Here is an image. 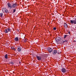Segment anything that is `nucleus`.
<instances>
[{
    "mask_svg": "<svg viewBox=\"0 0 76 76\" xmlns=\"http://www.w3.org/2000/svg\"><path fill=\"white\" fill-rule=\"evenodd\" d=\"M7 5L8 8H9L10 9H11L12 8V5L11 4H10V3H8L7 4Z\"/></svg>",
    "mask_w": 76,
    "mask_h": 76,
    "instance_id": "obj_1",
    "label": "nucleus"
},
{
    "mask_svg": "<svg viewBox=\"0 0 76 76\" xmlns=\"http://www.w3.org/2000/svg\"><path fill=\"white\" fill-rule=\"evenodd\" d=\"M70 22L72 24H76V18L74 20H70Z\"/></svg>",
    "mask_w": 76,
    "mask_h": 76,
    "instance_id": "obj_2",
    "label": "nucleus"
},
{
    "mask_svg": "<svg viewBox=\"0 0 76 76\" xmlns=\"http://www.w3.org/2000/svg\"><path fill=\"white\" fill-rule=\"evenodd\" d=\"M2 11L4 13H7L8 12V10L6 8H3L2 9Z\"/></svg>",
    "mask_w": 76,
    "mask_h": 76,
    "instance_id": "obj_3",
    "label": "nucleus"
},
{
    "mask_svg": "<svg viewBox=\"0 0 76 76\" xmlns=\"http://www.w3.org/2000/svg\"><path fill=\"white\" fill-rule=\"evenodd\" d=\"M48 50L50 53H51V52L53 51V49L50 47L48 48Z\"/></svg>",
    "mask_w": 76,
    "mask_h": 76,
    "instance_id": "obj_4",
    "label": "nucleus"
},
{
    "mask_svg": "<svg viewBox=\"0 0 76 76\" xmlns=\"http://www.w3.org/2000/svg\"><path fill=\"white\" fill-rule=\"evenodd\" d=\"M12 6L13 8H14L15 7H16L17 6V3H15V4H13Z\"/></svg>",
    "mask_w": 76,
    "mask_h": 76,
    "instance_id": "obj_5",
    "label": "nucleus"
},
{
    "mask_svg": "<svg viewBox=\"0 0 76 76\" xmlns=\"http://www.w3.org/2000/svg\"><path fill=\"white\" fill-rule=\"evenodd\" d=\"M61 71L63 73H66V70L65 68L62 69Z\"/></svg>",
    "mask_w": 76,
    "mask_h": 76,
    "instance_id": "obj_6",
    "label": "nucleus"
},
{
    "mask_svg": "<svg viewBox=\"0 0 76 76\" xmlns=\"http://www.w3.org/2000/svg\"><path fill=\"white\" fill-rule=\"evenodd\" d=\"M36 57L38 60H41V57L40 56H36Z\"/></svg>",
    "mask_w": 76,
    "mask_h": 76,
    "instance_id": "obj_7",
    "label": "nucleus"
},
{
    "mask_svg": "<svg viewBox=\"0 0 76 76\" xmlns=\"http://www.w3.org/2000/svg\"><path fill=\"white\" fill-rule=\"evenodd\" d=\"M22 51V49L20 48V46H18V51H19V52H20Z\"/></svg>",
    "mask_w": 76,
    "mask_h": 76,
    "instance_id": "obj_8",
    "label": "nucleus"
},
{
    "mask_svg": "<svg viewBox=\"0 0 76 76\" xmlns=\"http://www.w3.org/2000/svg\"><path fill=\"white\" fill-rule=\"evenodd\" d=\"M57 51L56 50H53V54L55 55L56 54V53H57Z\"/></svg>",
    "mask_w": 76,
    "mask_h": 76,
    "instance_id": "obj_9",
    "label": "nucleus"
},
{
    "mask_svg": "<svg viewBox=\"0 0 76 76\" xmlns=\"http://www.w3.org/2000/svg\"><path fill=\"white\" fill-rule=\"evenodd\" d=\"M68 26H67V25L66 23L64 24V27L65 28H67V27Z\"/></svg>",
    "mask_w": 76,
    "mask_h": 76,
    "instance_id": "obj_10",
    "label": "nucleus"
},
{
    "mask_svg": "<svg viewBox=\"0 0 76 76\" xmlns=\"http://www.w3.org/2000/svg\"><path fill=\"white\" fill-rule=\"evenodd\" d=\"M15 41H18L19 40V39H18V37H16L15 39Z\"/></svg>",
    "mask_w": 76,
    "mask_h": 76,
    "instance_id": "obj_11",
    "label": "nucleus"
},
{
    "mask_svg": "<svg viewBox=\"0 0 76 76\" xmlns=\"http://www.w3.org/2000/svg\"><path fill=\"white\" fill-rule=\"evenodd\" d=\"M11 49L12 50H14V51H16V49H15V48H14V47H11Z\"/></svg>",
    "mask_w": 76,
    "mask_h": 76,
    "instance_id": "obj_12",
    "label": "nucleus"
},
{
    "mask_svg": "<svg viewBox=\"0 0 76 76\" xmlns=\"http://www.w3.org/2000/svg\"><path fill=\"white\" fill-rule=\"evenodd\" d=\"M3 13L1 12L0 13V16L1 18H2V17L3 16Z\"/></svg>",
    "mask_w": 76,
    "mask_h": 76,
    "instance_id": "obj_13",
    "label": "nucleus"
},
{
    "mask_svg": "<svg viewBox=\"0 0 76 76\" xmlns=\"http://www.w3.org/2000/svg\"><path fill=\"white\" fill-rule=\"evenodd\" d=\"M5 33H8V31H7V29H6L5 30Z\"/></svg>",
    "mask_w": 76,
    "mask_h": 76,
    "instance_id": "obj_14",
    "label": "nucleus"
},
{
    "mask_svg": "<svg viewBox=\"0 0 76 76\" xmlns=\"http://www.w3.org/2000/svg\"><path fill=\"white\" fill-rule=\"evenodd\" d=\"M7 29L8 32H10V31H11V30L10 29V28H8Z\"/></svg>",
    "mask_w": 76,
    "mask_h": 76,
    "instance_id": "obj_15",
    "label": "nucleus"
},
{
    "mask_svg": "<svg viewBox=\"0 0 76 76\" xmlns=\"http://www.w3.org/2000/svg\"><path fill=\"white\" fill-rule=\"evenodd\" d=\"M5 58L7 59V54H6L5 56Z\"/></svg>",
    "mask_w": 76,
    "mask_h": 76,
    "instance_id": "obj_16",
    "label": "nucleus"
},
{
    "mask_svg": "<svg viewBox=\"0 0 76 76\" xmlns=\"http://www.w3.org/2000/svg\"><path fill=\"white\" fill-rule=\"evenodd\" d=\"M10 64H14V63L13 62H11L10 63Z\"/></svg>",
    "mask_w": 76,
    "mask_h": 76,
    "instance_id": "obj_17",
    "label": "nucleus"
},
{
    "mask_svg": "<svg viewBox=\"0 0 76 76\" xmlns=\"http://www.w3.org/2000/svg\"><path fill=\"white\" fill-rule=\"evenodd\" d=\"M16 12V9H14L13 10V13H15Z\"/></svg>",
    "mask_w": 76,
    "mask_h": 76,
    "instance_id": "obj_18",
    "label": "nucleus"
},
{
    "mask_svg": "<svg viewBox=\"0 0 76 76\" xmlns=\"http://www.w3.org/2000/svg\"><path fill=\"white\" fill-rule=\"evenodd\" d=\"M67 37V35H65L64 37V39L66 38Z\"/></svg>",
    "mask_w": 76,
    "mask_h": 76,
    "instance_id": "obj_19",
    "label": "nucleus"
},
{
    "mask_svg": "<svg viewBox=\"0 0 76 76\" xmlns=\"http://www.w3.org/2000/svg\"><path fill=\"white\" fill-rule=\"evenodd\" d=\"M67 42V40L63 42Z\"/></svg>",
    "mask_w": 76,
    "mask_h": 76,
    "instance_id": "obj_20",
    "label": "nucleus"
},
{
    "mask_svg": "<svg viewBox=\"0 0 76 76\" xmlns=\"http://www.w3.org/2000/svg\"><path fill=\"white\" fill-rule=\"evenodd\" d=\"M53 29H54V30H56V28H53Z\"/></svg>",
    "mask_w": 76,
    "mask_h": 76,
    "instance_id": "obj_21",
    "label": "nucleus"
},
{
    "mask_svg": "<svg viewBox=\"0 0 76 76\" xmlns=\"http://www.w3.org/2000/svg\"><path fill=\"white\" fill-rule=\"evenodd\" d=\"M24 42H26V40L25 39V40H24Z\"/></svg>",
    "mask_w": 76,
    "mask_h": 76,
    "instance_id": "obj_22",
    "label": "nucleus"
},
{
    "mask_svg": "<svg viewBox=\"0 0 76 76\" xmlns=\"http://www.w3.org/2000/svg\"><path fill=\"white\" fill-rule=\"evenodd\" d=\"M56 39V41H57V39H56H56Z\"/></svg>",
    "mask_w": 76,
    "mask_h": 76,
    "instance_id": "obj_23",
    "label": "nucleus"
},
{
    "mask_svg": "<svg viewBox=\"0 0 76 76\" xmlns=\"http://www.w3.org/2000/svg\"><path fill=\"white\" fill-rule=\"evenodd\" d=\"M68 33H69V34H70V32H69Z\"/></svg>",
    "mask_w": 76,
    "mask_h": 76,
    "instance_id": "obj_24",
    "label": "nucleus"
},
{
    "mask_svg": "<svg viewBox=\"0 0 76 76\" xmlns=\"http://www.w3.org/2000/svg\"><path fill=\"white\" fill-rule=\"evenodd\" d=\"M58 54H60L59 53H58Z\"/></svg>",
    "mask_w": 76,
    "mask_h": 76,
    "instance_id": "obj_25",
    "label": "nucleus"
}]
</instances>
